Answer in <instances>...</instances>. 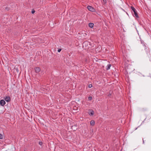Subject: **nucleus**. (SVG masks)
Segmentation results:
<instances>
[{
  "instance_id": "obj_6",
  "label": "nucleus",
  "mask_w": 151,
  "mask_h": 151,
  "mask_svg": "<svg viewBox=\"0 0 151 151\" xmlns=\"http://www.w3.org/2000/svg\"><path fill=\"white\" fill-rule=\"evenodd\" d=\"M94 111L92 110H89L88 112V114L90 116H93L94 114Z\"/></svg>"
},
{
  "instance_id": "obj_11",
  "label": "nucleus",
  "mask_w": 151,
  "mask_h": 151,
  "mask_svg": "<svg viewBox=\"0 0 151 151\" xmlns=\"http://www.w3.org/2000/svg\"><path fill=\"white\" fill-rule=\"evenodd\" d=\"M141 43L142 44V45L144 46H145V42H144V41H142V40H141Z\"/></svg>"
},
{
  "instance_id": "obj_4",
  "label": "nucleus",
  "mask_w": 151,
  "mask_h": 151,
  "mask_svg": "<svg viewBox=\"0 0 151 151\" xmlns=\"http://www.w3.org/2000/svg\"><path fill=\"white\" fill-rule=\"evenodd\" d=\"M5 104V102L4 100H1L0 101V104L1 106H4Z\"/></svg>"
},
{
  "instance_id": "obj_18",
  "label": "nucleus",
  "mask_w": 151,
  "mask_h": 151,
  "mask_svg": "<svg viewBox=\"0 0 151 151\" xmlns=\"http://www.w3.org/2000/svg\"><path fill=\"white\" fill-rule=\"evenodd\" d=\"M39 144L40 145H41L42 144V142H39Z\"/></svg>"
},
{
  "instance_id": "obj_7",
  "label": "nucleus",
  "mask_w": 151,
  "mask_h": 151,
  "mask_svg": "<svg viewBox=\"0 0 151 151\" xmlns=\"http://www.w3.org/2000/svg\"><path fill=\"white\" fill-rule=\"evenodd\" d=\"M5 100L7 102H9L10 101V98L9 96H6L4 98Z\"/></svg>"
},
{
  "instance_id": "obj_20",
  "label": "nucleus",
  "mask_w": 151,
  "mask_h": 151,
  "mask_svg": "<svg viewBox=\"0 0 151 151\" xmlns=\"http://www.w3.org/2000/svg\"><path fill=\"white\" fill-rule=\"evenodd\" d=\"M103 1H104V0H102Z\"/></svg>"
},
{
  "instance_id": "obj_16",
  "label": "nucleus",
  "mask_w": 151,
  "mask_h": 151,
  "mask_svg": "<svg viewBox=\"0 0 151 151\" xmlns=\"http://www.w3.org/2000/svg\"><path fill=\"white\" fill-rule=\"evenodd\" d=\"M61 49H58V52H60L61 51Z\"/></svg>"
},
{
  "instance_id": "obj_3",
  "label": "nucleus",
  "mask_w": 151,
  "mask_h": 151,
  "mask_svg": "<svg viewBox=\"0 0 151 151\" xmlns=\"http://www.w3.org/2000/svg\"><path fill=\"white\" fill-rule=\"evenodd\" d=\"M87 8L89 11L91 12H94L95 11L94 9L91 6H87Z\"/></svg>"
},
{
  "instance_id": "obj_17",
  "label": "nucleus",
  "mask_w": 151,
  "mask_h": 151,
  "mask_svg": "<svg viewBox=\"0 0 151 151\" xmlns=\"http://www.w3.org/2000/svg\"><path fill=\"white\" fill-rule=\"evenodd\" d=\"M106 150H107L108 149V146L107 145H106Z\"/></svg>"
},
{
  "instance_id": "obj_10",
  "label": "nucleus",
  "mask_w": 151,
  "mask_h": 151,
  "mask_svg": "<svg viewBox=\"0 0 151 151\" xmlns=\"http://www.w3.org/2000/svg\"><path fill=\"white\" fill-rule=\"evenodd\" d=\"M113 92L111 91H110L109 92V93L107 95V96L109 97H110L112 94Z\"/></svg>"
},
{
  "instance_id": "obj_14",
  "label": "nucleus",
  "mask_w": 151,
  "mask_h": 151,
  "mask_svg": "<svg viewBox=\"0 0 151 151\" xmlns=\"http://www.w3.org/2000/svg\"><path fill=\"white\" fill-rule=\"evenodd\" d=\"M35 12V11L34 9H32V11L31 12L33 14Z\"/></svg>"
},
{
  "instance_id": "obj_19",
  "label": "nucleus",
  "mask_w": 151,
  "mask_h": 151,
  "mask_svg": "<svg viewBox=\"0 0 151 151\" xmlns=\"http://www.w3.org/2000/svg\"><path fill=\"white\" fill-rule=\"evenodd\" d=\"M144 140L143 139V143H144Z\"/></svg>"
},
{
  "instance_id": "obj_2",
  "label": "nucleus",
  "mask_w": 151,
  "mask_h": 151,
  "mask_svg": "<svg viewBox=\"0 0 151 151\" xmlns=\"http://www.w3.org/2000/svg\"><path fill=\"white\" fill-rule=\"evenodd\" d=\"M131 8L132 10L134 12V14L135 15V17L137 18H138L139 16L138 15L137 12L136 11L135 8L134 7L132 6H131Z\"/></svg>"
},
{
  "instance_id": "obj_15",
  "label": "nucleus",
  "mask_w": 151,
  "mask_h": 151,
  "mask_svg": "<svg viewBox=\"0 0 151 151\" xmlns=\"http://www.w3.org/2000/svg\"><path fill=\"white\" fill-rule=\"evenodd\" d=\"M88 87L89 88H91L92 87V85L91 84H90L89 85Z\"/></svg>"
},
{
  "instance_id": "obj_8",
  "label": "nucleus",
  "mask_w": 151,
  "mask_h": 151,
  "mask_svg": "<svg viewBox=\"0 0 151 151\" xmlns=\"http://www.w3.org/2000/svg\"><path fill=\"white\" fill-rule=\"evenodd\" d=\"M94 24L93 23H90L89 24V26L91 28H92L93 27Z\"/></svg>"
},
{
  "instance_id": "obj_9",
  "label": "nucleus",
  "mask_w": 151,
  "mask_h": 151,
  "mask_svg": "<svg viewBox=\"0 0 151 151\" xmlns=\"http://www.w3.org/2000/svg\"><path fill=\"white\" fill-rule=\"evenodd\" d=\"M95 122L93 120H91L90 122V124L91 125L93 126L95 124Z\"/></svg>"
},
{
  "instance_id": "obj_12",
  "label": "nucleus",
  "mask_w": 151,
  "mask_h": 151,
  "mask_svg": "<svg viewBox=\"0 0 151 151\" xmlns=\"http://www.w3.org/2000/svg\"><path fill=\"white\" fill-rule=\"evenodd\" d=\"M3 135L2 134H0V139H2L3 138Z\"/></svg>"
},
{
  "instance_id": "obj_13",
  "label": "nucleus",
  "mask_w": 151,
  "mask_h": 151,
  "mask_svg": "<svg viewBox=\"0 0 151 151\" xmlns=\"http://www.w3.org/2000/svg\"><path fill=\"white\" fill-rule=\"evenodd\" d=\"M88 99L89 101H91L92 99V97L91 96H89L88 98Z\"/></svg>"
},
{
  "instance_id": "obj_5",
  "label": "nucleus",
  "mask_w": 151,
  "mask_h": 151,
  "mask_svg": "<svg viewBox=\"0 0 151 151\" xmlns=\"http://www.w3.org/2000/svg\"><path fill=\"white\" fill-rule=\"evenodd\" d=\"M35 70L36 73H38L40 71V67H36L35 68Z\"/></svg>"
},
{
  "instance_id": "obj_1",
  "label": "nucleus",
  "mask_w": 151,
  "mask_h": 151,
  "mask_svg": "<svg viewBox=\"0 0 151 151\" xmlns=\"http://www.w3.org/2000/svg\"><path fill=\"white\" fill-rule=\"evenodd\" d=\"M104 63L107 65L106 67V69L107 70H109L111 66V64H110L108 62L107 60H104Z\"/></svg>"
}]
</instances>
